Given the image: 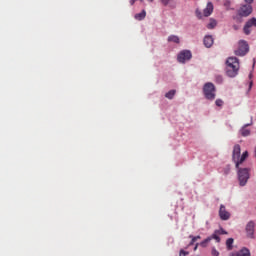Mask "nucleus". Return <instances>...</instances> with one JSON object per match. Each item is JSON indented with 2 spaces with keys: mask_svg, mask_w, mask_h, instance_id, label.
Wrapping results in <instances>:
<instances>
[{
  "mask_svg": "<svg viewBox=\"0 0 256 256\" xmlns=\"http://www.w3.org/2000/svg\"><path fill=\"white\" fill-rule=\"evenodd\" d=\"M239 59L237 57H229L226 60V75L228 77H237L239 75Z\"/></svg>",
  "mask_w": 256,
  "mask_h": 256,
  "instance_id": "nucleus-1",
  "label": "nucleus"
},
{
  "mask_svg": "<svg viewBox=\"0 0 256 256\" xmlns=\"http://www.w3.org/2000/svg\"><path fill=\"white\" fill-rule=\"evenodd\" d=\"M237 169L239 185L240 187H245L249 179H251V168H239L238 166Z\"/></svg>",
  "mask_w": 256,
  "mask_h": 256,
  "instance_id": "nucleus-2",
  "label": "nucleus"
},
{
  "mask_svg": "<svg viewBox=\"0 0 256 256\" xmlns=\"http://www.w3.org/2000/svg\"><path fill=\"white\" fill-rule=\"evenodd\" d=\"M215 85L211 82H208L203 87V93L205 96V99H208V101H215Z\"/></svg>",
  "mask_w": 256,
  "mask_h": 256,
  "instance_id": "nucleus-3",
  "label": "nucleus"
},
{
  "mask_svg": "<svg viewBox=\"0 0 256 256\" xmlns=\"http://www.w3.org/2000/svg\"><path fill=\"white\" fill-rule=\"evenodd\" d=\"M249 53V44L245 40L238 42V49L234 51L237 57H245V54Z\"/></svg>",
  "mask_w": 256,
  "mask_h": 256,
  "instance_id": "nucleus-4",
  "label": "nucleus"
},
{
  "mask_svg": "<svg viewBox=\"0 0 256 256\" xmlns=\"http://www.w3.org/2000/svg\"><path fill=\"white\" fill-rule=\"evenodd\" d=\"M246 235L249 239H255V221L251 220L245 227Z\"/></svg>",
  "mask_w": 256,
  "mask_h": 256,
  "instance_id": "nucleus-5",
  "label": "nucleus"
},
{
  "mask_svg": "<svg viewBox=\"0 0 256 256\" xmlns=\"http://www.w3.org/2000/svg\"><path fill=\"white\" fill-rule=\"evenodd\" d=\"M191 57H193V55L191 54V51L183 50L178 54L177 59L179 63H185V61H189Z\"/></svg>",
  "mask_w": 256,
  "mask_h": 256,
  "instance_id": "nucleus-6",
  "label": "nucleus"
},
{
  "mask_svg": "<svg viewBox=\"0 0 256 256\" xmlns=\"http://www.w3.org/2000/svg\"><path fill=\"white\" fill-rule=\"evenodd\" d=\"M250 13H253V7L249 4L241 6L238 11V15H240V17H249Z\"/></svg>",
  "mask_w": 256,
  "mask_h": 256,
  "instance_id": "nucleus-7",
  "label": "nucleus"
},
{
  "mask_svg": "<svg viewBox=\"0 0 256 256\" xmlns=\"http://www.w3.org/2000/svg\"><path fill=\"white\" fill-rule=\"evenodd\" d=\"M251 27H256V18H251L244 25L245 35H251Z\"/></svg>",
  "mask_w": 256,
  "mask_h": 256,
  "instance_id": "nucleus-8",
  "label": "nucleus"
},
{
  "mask_svg": "<svg viewBox=\"0 0 256 256\" xmlns=\"http://www.w3.org/2000/svg\"><path fill=\"white\" fill-rule=\"evenodd\" d=\"M219 217L222 221H229L231 219V213L227 212L225 205H220Z\"/></svg>",
  "mask_w": 256,
  "mask_h": 256,
  "instance_id": "nucleus-9",
  "label": "nucleus"
},
{
  "mask_svg": "<svg viewBox=\"0 0 256 256\" xmlns=\"http://www.w3.org/2000/svg\"><path fill=\"white\" fill-rule=\"evenodd\" d=\"M240 156H241V145L236 144L234 145L233 152H232V159L234 163H236V161H239Z\"/></svg>",
  "mask_w": 256,
  "mask_h": 256,
  "instance_id": "nucleus-10",
  "label": "nucleus"
},
{
  "mask_svg": "<svg viewBox=\"0 0 256 256\" xmlns=\"http://www.w3.org/2000/svg\"><path fill=\"white\" fill-rule=\"evenodd\" d=\"M211 239H215V241H217V243H221V238L219 237V232H217V230L212 234L211 237L206 238L203 242H201V246L205 247L206 243H209V241H211Z\"/></svg>",
  "mask_w": 256,
  "mask_h": 256,
  "instance_id": "nucleus-11",
  "label": "nucleus"
},
{
  "mask_svg": "<svg viewBox=\"0 0 256 256\" xmlns=\"http://www.w3.org/2000/svg\"><path fill=\"white\" fill-rule=\"evenodd\" d=\"M247 157H249V152L244 151L242 155L238 158V160H236L235 162L236 169H239V165H242V163L247 159Z\"/></svg>",
  "mask_w": 256,
  "mask_h": 256,
  "instance_id": "nucleus-12",
  "label": "nucleus"
},
{
  "mask_svg": "<svg viewBox=\"0 0 256 256\" xmlns=\"http://www.w3.org/2000/svg\"><path fill=\"white\" fill-rule=\"evenodd\" d=\"M213 13V3L208 2L206 8L203 10L204 17H209Z\"/></svg>",
  "mask_w": 256,
  "mask_h": 256,
  "instance_id": "nucleus-13",
  "label": "nucleus"
},
{
  "mask_svg": "<svg viewBox=\"0 0 256 256\" xmlns=\"http://www.w3.org/2000/svg\"><path fill=\"white\" fill-rule=\"evenodd\" d=\"M232 256H251V252L247 248H242L240 251L233 253Z\"/></svg>",
  "mask_w": 256,
  "mask_h": 256,
  "instance_id": "nucleus-14",
  "label": "nucleus"
},
{
  "mask_svg": "<svg viewBox=\"0 0 256 256\" xmlns=\"http://www.w3.org/2000/svg\"><path fill=\"white\" fill-rule=\"evenodd\" d=\"M204 45L209 49V47L213 46V36H205L204 37Z\"/></svg>",
  "mask_w": 256,
  "mask_h": 256,
  "instance_id": "nucleus-15",
  "label": "nucleus"
},
{
  "mask_svg": "<svg viewBox=\"0 0 256 256\" xmlns=\"http://www.w3.org/2000/svg\"><path fill=\"white\" fill-rule=\"evenodd\" d=\"M145 17H147V12L142 10L140 13L135 14L134 19H136V21H143Z\"/></svg>",
  "mask_w": 256,
  "mask_h": 256,
  "instance_id": "nucleus-16",
  "label": "nucleus"
},
{
  "mask_svg": "<svg viewBox=\"0 0 256 256\" xmlns=\"http://www.w3.org/2000/svg\"><path fill=\"white\" fill-rule=\"evenodd\" d=\"M168 42L169 43H177L179 44L181 42V40L179 39V36H176V35H170L168 37Z\"/></svg>",
  "mask_w": 256,
  "mask_h": 256,
  "instance_id": "nucleus-17",
  "label": "nucleus"
},
{
  "mask_svg": "<svg viewBox=\"0 0 256 256\" xmlns=\"http://www.w3.org/2000/svg\"><path fill=\"white\" fill-rule=\"evenodd\" d=\"M235 240H233V238H228L226 240V248L228 251H232L233 250V243Z\"/></svg>",
  "mask_w": 256,
  "mask_h": 256,
  "instance_id": "nucleus-18",
  "label": "nucleus"
},
{
  "mask_svg": "<svg viewBox=\"0 0 256 256\" xmlns=\"http://www.w3.org/2000/svg\"><path fill=\"white\" fill-rule=\"evenodd\" d=\"M217 27V20L211 18L210 22L207 24V29H215Z\"/></svg>",
  "mask_w": 256,
  "mask_h": 256,
  "instance_id": "nucleus-19",
  "label": "nucleus"
},
{
  "mask_svg": "<svg viewBox=\"0 0 256 256\" xmlns=\"http://www.w3.org/2000/svg\"><path fill=\"white\" fill-rule=\"evenodd\" d=\"M240 133L242 137H249L251 135V131L245 127L240 130Z\"/></svg>",
  "mask_w": 256,
  "mask_h": 256,
  "instance_id": "nucleus-20",
  "label": "nucleus"
},
{
  "mask_svg": "<svg viewBox=\"0 0 256 256\" xmlns=\"http://www.w3.org/2000/svg\"><path fill=\"white\" fill-rule=\"evenodd\" d=\"M175 90H170L168 93L165 94L166 99H173L175 97Z\"/></svg>",
  "mask_w": 256,
  "mask_h": 256,
  "instance_id": "nucleus-21",
  "label": "nucleus"
},
{
  "mask_svg": "<svg viewBox=\"0 0 256 256\" xmlns=\"http://www.w3.org/2000/svg\"><path fill=\"white\" fill-rule=\"evenodd\" d=\"M215 105H216L217 107H223L224 102H223L222 99H217V100L215 101Z\"/></svg>",
  "mask_w": 256,
  "mask_h": 256,
  "instance_id": "nucleus-22",
  "label": "nucleus"
},
{
  "mask_svg": "<svg viewBox=\"0 0 256 256\" xmlns=\"http://www.w3.org/2000/svg\"><path fill=\"white\" fill-rule=\"evenodd\" d=\"M195 13H196V17H197L198 19H202L203 15L201 14V11H200L199 9H197V10L195 11Z\"/></svg>",
  "mask_w": 256,
  "mask_h": 256,
  "instance_id": "nucleus-23",
  "label": "nucleus"
},
{
  "mask_svg": "<svg viewBox=\"0 0 256 256\" xmlns=\"http://www.w3.org/2000/svg\"><path fill=\"white\" fill-rule=\"evenodd\" d=\"M187 255H189L188 251H185L183 249L180 250L179 256H187Z\"/></svg>",
  "mask_w": 256,
  "mask_h": 256,
  "instance_id": "nucleus-24",
  "label": "nucleus"
},
{
  "mask_svg": "<svg viewBox=\"0 0 256 256\" xmlns=\"http://www.w3.org/2000/svg\"><path fill=\"white\" fill-rule=\"evenodd\" d=\"M216 83H223V76H216Z\"/></svg>",
  "mask_w": 256,
  "mask_h": 256,
  "instance_id": "nucleus-25",
  "label": "nucleus"
},
{
  "mask_svg": "<svg viewBox=\"0 0 256 256\" xmlns=\"http://www.w3.org/2000/svg\"><path fill=\"white\" fill-rule=\"evenodd\" d=\"M218 235H227V231H225L223 228H221L220 230H217Z\"/></svg>",
  "mask_w": 256,
  "mask_h": 256,
  "instance_id": "nucleus-26",
  "label": "nucleus"
},
{
  "mask_svg": "<svg viewBox=\"0 0 256 256\" xmlns=\"http://www.w3.org/2000/svg\"><path fill=\"white\" fill-rule=\"evenodd\" d=\"M211 254L212 256H219V251H217L215 248H212Z\"/></svg>",
  "mask_w": 256,
  "mask_h": 256,
  "instance_id": "nucleus-27",
  "label": "nucleus"
},
{
  "mask_svg": "<svg viewBox=\"0 0 256 256\" xmlns=\"http://www.w3.org/2000/svg\"><path fill=\"white\" fill-rule=\"evenodd\" d=\"M190 239H192V240H191V242L189 243V245H194V243L197 241V238H196L195 236H191V235H190Z\"/></svg>",
  "mask_w": 256,
  "mask_h": 256,
  "instance_id": "nucleus-28",
  "label": "nucleus"
},
{
  "mask_svg": "<svg viewBox=\"0 0 256 256\" xmlns=\"http://www.w3.org/2000/svg\"><path fill=\"white\" fill-rule=\"evenodd\" d=\"M162 5H164L165 7H167V5H169V1L170 0H160Z\"/></svg>",
  "mask_w": 256,
  "mask_h": 256,
  "instance_id": "nucleus-29",
  "label": "nucleus"
},
{
  "mask_svg": "<svg viewBox=\"0 0 256 256\" xmlns=\"http://www.w3.org/2000/svg\"><path fill=\"white\" fill-rule=\"evenodd\" d=\"M245 3H248V5H251V3H253V0H244Z\"/></svg>",
  "mask_w": 256,
  "mask_h": 256,
  "instance_id": "nucleus-30",
  "label": "nucleus"
},
{
  "mask_svg": "<svg viewBox=\"0 0 256 256\" xmlns=\"http://www.w3.org/2000/svg\"><path fill=\"white\" fill-rule=\"evenodd\" d=\"M137 0H130V5H135V2H136Z\"/></svg>",
  "mask_w": 256,
  "mask_h": 256,
  "instance_id": "nucleus-31",
  "label": "nucleus"
},
{
  "mask_svg": "<svg viewBox=\"0 0 256 256\" xmlns=\"http://www.w3.org/2000/svg\"><path fill=\"white\" fill-rule=\"evenodd\" d=\"M251 87H253V81H251L249 84V89H251Z\"/></svg>",
  "mask_w": 256,
  "mask_h": 256,
  "instance_id": "nucleus-32",
  "label": "nucleus"
},
{
  "mask_svg": "<svg viewBox=\"0 0 256 256\" xmlns=\"http://www.w3.org/2000/svg\"><path fill=\"white\" fill-rule=\"evenodd\" d=\"M199 246V244H196L194 251H197V247Z\"/></svg>",
  "mask_w": 256,
  "mask_h": 256,
  "instance_id": "nucleus-33",
  "label": "nucleus"
},
{
  "mask_svg": "<svg viewBox=\"0 0 256 256\" xmlns=\"http://www.w3.org/2000/svg\"><path fill=\"white\" fill-rule=\"evenodd\" d=\"M195 238H196V240H197V239H201V236H195Z\"/></svg>",
  "mask_w": 256,
  "mask_h": 256,
  "instance_id": "nucleus-34",
  "label": "nucleus"
},
{
  "mask_svg": "<svg viewBox=\"0 0 256 256\" xmlns=\"http://www.w3.org/2000/svg\"><path fill=\"white\" fill-rule=\"evenodd\" d=\"M253 65H255V59H253Z\"/></svg>",
  "mask_w": 256,
  "mask_h": 256,
  "instance_id": "nucleus-35",
  "label": "nucleus"
},
{
  "mask_svg": "<svg viewBox=\"0 0 256 256\" xmlns=\"http://www.w3.org/2000/svg\"><path fill=\"white\" fill-rule=\"evenodd\" d=\"M148 1H150V3H153V0H148Z\"/></svg>",
  "mask_w": 256,
  "mask_h": 256,
  "instance_id": "nucleus-36",
  "label": "nucleus"
},
{
  "mask_svg": "<svg viewBox=\"0 0 256 256\" xmlns=\"http://www.w3.org/2000/svg\"><path fill=\"white\" fill-rule=\"evenodd\" d=\"M140 1H143V0H140Z\"/></svg>",
  "mask_w": 256,
  "mask_h": 256,
  "instance_id": "nucleus-37",
  "label": "nucleus"
}]
</instances>
